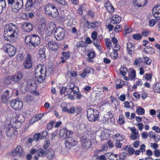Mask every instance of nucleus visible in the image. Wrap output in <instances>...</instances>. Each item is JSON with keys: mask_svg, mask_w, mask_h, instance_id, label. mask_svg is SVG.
I'll return each mask as SVG.
<instances>
[{"mask_svg": "<svg viewBox=\"0 0 160 160\" xmlns=\"http://www.w3.org/2000/svg\"><path fill=\"white\" fill-rule=\"evenodd\" d=\"M18 29L17 26L10 23L4 28L3 37L5 39L8 41L13 42L17 37Z\"/></svg>", "mask_w": 160, "mask_h": 160, "instance_id": "1", "label": "nucleus"}, {"mask_svg": "<svg viewBox=\"0 0 160 160\" xmlns=\"http://www.w3.org/2000/svg\"><path fill=\"white\" fill-rule=\"evenodd\" d=\"M50 72L47 71L46 67L42 65H39L35 69V77L36 80L39 83L42 82L45 78V76H49Z\"/></svg>", "mask_w": 160, "mask_h": 160, "instance_id": "2", "label": "nucleus"}, {"mask_svg": "<svg viewBox=\"0 0 160 160\" xmlns=\"http://www.w3.org/2000/svg\"><path fill=\"white\" fill-rule=\"evenodd\" d=\"M25 42L27 45H31L35 48L40 43V38L36 34L28 35L26 37Z\"/></svg>", "mask_w": 160, "mask_h": 160, "instance_id": "3", "label": "nucleus"}, {"mask_svg": "<svg viewBox=\"0 0 160 160\" xmlns=\"http://www.w3.org/2000/svg\"><path fill=\"white\" fill-rule=\"evenodd\" d=\"M46 14L49 16L56 18L59 15V13L56 6L53 4H49L45 8Z\"/></svg>", "mask_w": 160, "mask_h": 160, "instance_id": "4", "label": "nucleus"}, {"mask_svg": "<svg viewBox=\"0 0 160 160\" xmlns=\"http://www.w3.org/2000/svg\"><path fill=\"white\" fill-rule=\"evenodd\" d=\"M99 112L98 110L91 108H88L87 111L88 120L90 122H95L99 117Z\"/></svg>", "mask_w": 160, "mask_h": 160, "instance_id": "5", "label": "nucleus"}, {"mask_svg": "<svg viewBox=\"0 0 160 160\" xmlns=\"http://www.w3.org/2000/svg\"><path fill=\"white\" fill-rule=\"evenodd\" d=\"M2 48L10 57L13 56L16 53V49L12 45L10 44H6L2 47Z\"/></svg>", "mask_w": 160, "mask_h": 160, "instance_id": "6", "label": "nucleus"}, {"mask_svg": "<svg viewBox=\"0 0 160 160\" xmlns=\"http://www.w3.org/2000/svg\"><path fill=\"white\" fill-rule=\"evenodd\" d=\"M13 93V90L11 88L5 89L2 96V102L4 103L6 102L12 97Z\"/></svg>", "mask_w": 160, "mask_h": 160, "instance_id": "7", "label": "nucleus"}, {"mask_svg": "<svg viewBox=\"0 0 160 160\" xmlns=\"http://www.w3.org/2000/svg\"><path fill=\"white\" fill-rule=\"evenodd\" d=\"M64 35V30L60 27L57 28L54 32V36L57 40H60L63 39Z\"/></svg>", "mask_w": 160, "mask_h": 160, "instance_id": "8", "label": "nucleus"}, {"mask_svg": "<svg viewBox=\"0 0 160 160\" xmlns=\"http://www.w3.org/2000/svg\"><path fill=\"white\" fill-rule=\"evenodd\" d=\"M23 5V0H16L14 4L11 6L12 10L14 12H17L22 8Z\"/></svg>", "mask_w": 160, "mask_h": 160, "instance_id": "9", "label": "nucleus"}, {"mask_svg": "<svg viewBox=\"0 0 160 160\" xmlns=\"http://www.w3.org/2000/svg\"><path fill=\"white\" fill-rule=\"evenodd\" d=\"M15 118L16 120L14 125L16 128H19L21 127L22 123L24 121L25 118L22 114H17L16 115Z\"/></svg>", "mask_w": 160, "mask_h": 160, "instance_id": "10", "label": "nucleus"}, {"mask_svg": "<svg viewBox=\"0 0 160 160\" xmlns=\"http://www.w3.org/2000/svg\"><path fill=\"white\" fill-rule=\"evenodd\" d=\"M36 0H27L25 5V8L27 11L32 10L36 7Z\"/></svg>", "mask_w": 160, "mask_h": 160, "instance_id": "11", "label": "nucleus"}, {"mask_svg": "<svg viewBox=\"0 0 160 160\" xmlns=\"http://www.w3.org/2000/svg\"><path fill=\"white\" fill-rule=\"evenodd\" d=\"M77 144V142L73 138L69 137L66 141L65 146L67 148L70 149Z\"/></svg>", "mask_w": 160, "mask_h": 160, "instance_id": "12", "label": "nucleus"}, {"mask_svg": "<svg viewBox=\"0 0 160 160\" xmlns=\"http://www.w3.org/2000/svg\"><path fill=\"white\" fill-rule=\"evenodd\" d=\"M22 150V147L20 145H18L16 148L10 152V154L13 156H18L20 157H21Z\"/></svg>", "mask_w": 160, "mask_h": 160, "instance_id": "13", "label": "nucleus"}, {"mask_svg": "<svg viewBox=\"0 0 160 160\" xmlns=\"http://www.w3.org/2000/svg\"><path fill=\"white\" fill-rule=\"evenodd\" d=\"M81 142L82 146L85 149H89L91 145V142L88 138H82L81 139Z\"/></svg>", "mask_w": 160, "mask_h": 160, "instance_id": "14", "label": "nucleus"}, {"mask_svg": "<svg viewBox=\"0 0 160 160\" xmlns=\"http://www.w3.org/2000/svg\"><path fill=\"white\" fill-rule=\"evenodd\" d=\"M11 104L12 107L15 110H19L21 109L23 106L22 102L15 100L12 101Z\"/></svg>", "mask_w": 160, "mask_h": 160, "instance_id": "15", "label": "nucleus"}, {"mask_svg": "<svg viewBox=\"0 0 160 160\" xmlns=\"http://www.w3.org/2000/svg\"><path fill=\"white\" fill-rule=\"evenodd\" d=\"M72 132L68 131L66 128L62 129L59 132L60 136L63 138L66 139L69 138L70 135L72 133Z\"/></svg>", "mask_w": 160, "mask_h": 160, "instance_id": "16", "label": "nucleus"}, {"mask_svg": "<svg viewBox=\"0 0 160 160\" xmlns=\"http://www.w3.org/2000/svg\"><path fill=\"white\" fill-rule=\"evenodd\" d=\"M27 87L31 92L34 91L36 89V85L35 84V80L33 79L29 80L28 82Z\"/></svg>", "mask_w": 160, "mask_h": 160, "instance_id": "17", "label": "nucleus"}, {"mask_svg": "<svg viewBox=\"0 0 160 160\" xmlns=\"http://www.w3.org/2000/svg\"><path fill=\"white\" fill-rule=\"evenodd\" d=\"M67 88L68 90H70L69 93L73 92V93H76L78 91V88L72 83H68L67 86Z\"/></svg>", "mask_w": 160, "mask_h": 160, "instance_id": "18", "label": "nucleus"}, {"mask_svg": "<svg viewBox=\"0 0 160 160\" xmlns=\"http://www.w3.org/2000/svg\"><path fill=\"white\" fill-rule=\"evenodd\" d=\"M127 51L128 54L130 55H132L134 53L135 51V47L134 45L132 43L129 42L127 43Z\"/></svg>", "mask_w": 160, "mask_h": 160, "instance_id": "19", "label": "nucleus"}, {"mask_svg": "<svg viewBox=\"0 0 160 160\" xmlns=\"http://www.w3.org/2000/svg\"><path fill=\"white\" fill-rule=\"evenodd\" d=\"M6 135L8 137H12L15 133V130L11 125H9L8 127L5 128Z\"/></svg>", "mask_w": 160, "mask_h": 160, "instance_id": "20", "label": "nucleus"}, {"mask_svg": "<svg viewBox=\"0 0 160 160\" xmlns=\"http://www.w3.org/2000/svg\"><path fill=\"white\" fill-rule=\"evenodd\" d=\"M111 131L106 129L102 132L100 136L101 138L103 140H106L108 139L111 135Z\"/></svg>", "mask_w": 160, "mask_h": 160, "instance_id": "21", "label": "nucleus"}, {"mask_svg": "<svg viewBox=\"0 0 160 160\" xmlns=\"http://www.w3.org/2000/svg\"><path fill=\"white\" fill-rule=\"evenodd\" d=\"M94 73V70L90 67H87L83 70V72L81 74V76L83 78L86 76L88 74H92Z\"/></svg>", "mask_w": 160, "mask_h": 160, "instance_id": "22", "label": "nucleus"}, {"mask_svg": "<svg viewBox=\"0 0 160 160\" xmlns=\"http://www.w3.org/2000/svg\"><path fill=\"white\" fill-rule=\"evenodd\" d=\"M152 13L155 18L160 19V6L154 7L152 9Z\"/></svg>", "mask_w": 160, "mask_h": 160, "instance_id": "23", "label": "nucleus"}, {"mask_svg": "<svg viewBox=\"0 0 160 160\" xmlns=\"http://www.w3.org/2000/svg\"><path fill=\"white\" fill-rule=\"evenodd\" d=\"M45 51V48H40L39 50V59L42 62L45 60L46 58Z\"/></svg>", "mask_w": 160, "mask_h": 160, "instance_id": "24", "label": "nucleus"}, {"mask_svg": "<svg viewBox=\"0 0 160 160\" xmlns=\"http://www.w3.org/2000/svg\"><path fill=\"white\" fill-rule=\"evenodd\" d=\"M31 56L28 55L26 58V61L24 63V67L26 68H30L32 66V63L31 61Z\"/></svg>", "mask_w": 160, "mask_h": 160, "instance_id": "25", "label": "nucleus"}, {"mask_svg": "<svg viewBox=\"0 0 160 160\" xmlns=\"http://www.w3.org/2000/svg\"><path fill=\"white\" fill-rule=\"evenodd\" d=\"M23 75L21 72H18L15 75L11 76L13 81L17 82L20 81L23 78Z\"/></svg>", "mask_w": 160, "mask_h": 160, "instance_id": "26", "label": "nucleus"}, {"mask_svg": "<svg viewBox=\"0 0 160 160\" xmlns=\"http://www.w3.org/2000/svg\"><path fill=\"white\" fill-rule=\"evenodd\" d=\"M23 28L25 32H29L32 29V25L29 22H26L23 23Z\"/></svg>", "mask_w": 160, "mask_h": 160, "instance_id": "27", "label": "nucleus"}, {"mask_svg": "<svg viewBox=\"0 0 160 160\" xmlns=\"http://www.w3.org/2000/svg\"><path fill=\"white\" fill-rule=\"evenodd\" d=\"M106 157L107 160H117L118 155L110 152L106 153Z\"/></svg>", "mask_w": 160, "mask_h": 160, "instance_id": "28", "label": "nucleus"}, {"mask_svg": "<svg viewBox=\"0 0 160 160\" xmlns=\"http://www.w3.org/2000/svg\"><path fill=\"white\" fill-rule=\"evenodd\" d=\"M121 20L120 17L117 15H113L111 18V22L113 24H117L119 23Z\"/></svg>", "mask_w": 160, "mask_h": 160, "instance_id": "29", "label": "nucleus"}, {"mask_svg": "<svg viewBox=\"0 0 160 160\" xmlns=\"http://www.w3.org/2000/svg\"><path fill=\"white\" fill-rule=\"evenodd\" d=\"M48 47L52 51H55L57 49V44L53 41H50L48 43Z\"/></svg>", "mask_w": 160, "mask_h": 160, "instance_id": "30", "label": "nucleus"}, {"mask_svg": "<svg viewBox=\"0 0 160 160\" xmlns=\"http://www.w3.org/2000/svg\"><path fill=\"white\" fill-rule=\"evenodd\" d=\"M149 137L153 139L154 141L155 142H158L160 140V137L158 135L154 134L152 132H150L148 134Z\"/></svg>", "mask_w": 160, "mask_h": 160, "instance_id": "31", "label": "nucleus"}, {"mask_svg": "<svg viewBox=\"0 0 160 160\" xmlns=\"http://www.w3.org/2000/svg\"><path fill=\"white\" fill-rule=\"evenodd\" d=\"M46 150L42 149V148H39L37 151V153L39 157H44L47 154Z\"/></svg>", "mask_w": 160, "mask_h": 160, "instance_id": "32", "label": "nucleus"}, {"mask_svg": "<svg viewBox=\"0 0 160 160\" xmlns=\"http://www.w3.org/2000/svg\"><path fill=\"white\" fill-rule=\"evenodd\" d=\"M43 113L42 114H39L36 115L34 117H33L31 120V122H32V123H34L36 122H37L40 119L42 118Z\"/></svg>", "mask_w": 160, "mask_h": 160, "instance_id": "33", "label": "nucleus"}, {"mask_svg": "<svg viewBox=\"0 0 160 160\" xmlns=\"http://www.w3.org/2000/svg\"><path fill=\"white\" fill-rule=\"evenodd\" d=\"M128 76L130 80H134L136 77L135 71L134 70H132L128 72Z\"/></svg>", "mask_w": 160, "mask_h": 160, "instance_id": "34", "label": "nucleus"}, {"mask_svg": "<svg viewBox=\"0 0 160 160\" xmlns=\"http://www.w3.org/2000/svg\"><path fill=\"white\" fill-rule=\"evenodd\" d=\"M76 110V112L78 113V111H79V112H80L82 111L81 109L80 108H77L76 109L73 106H72L69 109V112L68 113L70 114L72 113H74Z\"/></svg>", "mask_w": 160, "mask_h": 160, "instance_id": "35", "label": "nucleus"}, {"mask_svg": "<svg viewBox=\"0 0 160 160\" xmlns=\"http://www.w3.org/2000/svg\"><path fill=\"white\" fill-rule=\"evenodd\" d=\"M12 81H13V80L12 79V77H8L5 78L4 83L5 85H7L9 84H11Z\"/></svg>", "mask_w": 160, "mask_h": 160, "instance_id": "36", "label": "nucleus"}, {"mask_svg": "<svg viewBox=\"0 0 160 160\" xmlns=\"http://www.w3.org/2000/svg\"><path fill=\"white\" fill-rule=\"evenodd\" d=\"M46 27V25L45 23H42L38 26L37 28V31L39 32H42L45 29Z\"/></svg>", "mask_w": 160, "mask_h": 160, "instance_id": "37", "label": "nucleus"}, {"mask_svg": "<svg viewBox=\"0 0 160 160\" xmlns=\"http://www.w3.org/2000/svg\"><path fill=\"white\" fill-rule=\"evenodd\" d=\"M6 3L4 0H0V14L2 12L3 9L6 8Z\"/></svg>", "mask_w": 160, "mask_h": 160, "instance_id": "38", "label": "nucleus"}, {"mask_svg": "<svg viewBox=\"0 0 160 160\" xmlns=\"http://www.w3.org/2000/svg\"><path fill=\"white\" fill-rule=\"evenodd\" d=\"M56 28V25L53 22H51L49 23L48 26V30L51 33H52Z\"/></svg>", "mask_w": 160, "mask_h": 160, "instance_id": "39", "label": "nucleus"}, {"mask_svg": "<svg viewBox=\"0 0 160 160\" xmlns=\"http://www.w3.org/2000/svg\"><path fill=\"white\" fill-rule=\"evenodd\" d=\"M136 2L138 7H142L145 5L148 2V0H137Z\"/></svg>", "mask_w": 160, "mask_h": 160, "instance_id": "40", "label": "nucleus"}, {"mask_svg": "<svg viewBox=\"0 0 160 160\" xmlns=\"http://www.w3.org/2000/svg\"><path fill=\"white\" fill-rule=\"evenodd\" d=\"M153 90L156 92L160 93V82L157 83L154 85Z\"/></svg>", "mask_w": 160, "mask_h": 160, "instance_id": "41", "label": "nucleus"}, {"mask_svg": "<svg viewBox=\"0 0 160 160\" xmlns=\"http://www.w3.org/2000/svg\"><path fill=\"white\" fill-rule=\"evenodd\" d=\"M120 71L121 74L123 76H124L127 72V69L125 66H122L121 67Z\"/></svg>", "mask_w": 160, "mask_h": 160, "instance_id": "42", "label": "nucleus"}, {"mask_svg": "<svg viewBox=\"0 0 160 160\" xmlns=\"http://www.w3.org/2000/svg\"><path fill=\"white\" fill-rule=\"evenodd\" d=\"M47 158L49 159H51L53 158L54 156V152L52 151L51 152H48L46 154Z\"/></svg>", "mask_w": 160, "mask_h": 160, "instance_id": "43", "label": "nucleus"}, {"mask_svg": "<svg viewBox=\"0 0 160 160\" xmlns=\"http://www.w3.org/2000/svg\"><path fill=\"white\" fill-rule=\"evenodd\" d=\"M86 25H90V24H93L94 25V27H97L100 25V23L99 22H90L88 21H87L86 22Z\"/></svg>", "mask_w": 160, "mask_h": 160, "instance_id": "44", "label": "nucleus"}, {"mask_svg": "<svg viewBox=\"0 0 160 160\" xmlns=\"http://www.w3.org/2000/svg\"><path fill=\"white\" fill-rule=\"evenodd\" d=\"M111 57L112 59H116L118 56V52L116 51H113L111 54Z\"/></svg>", "mask_w": 160, "mask_h": 160, "instance_id": "45", "label": "nucleus"}, {"mask_svg": "<svg viewBox=\"0 0 160 160\" xmlns=\"http://www.w3.org/2000/svg\"><path fill=\"white\" fill-rule=\"evenodd\" d=\"M105 43L107 48L109 49H110L111 48V47L112 46V44L111 42H110V40L108 38H106Z\"/></svg>", "mask_w": 160, "mask_h": 160, "instance_id": "46", "label": "nucleus"}, {"mask_svg": "<svg viewBox=\"0 0 160 160\" xmlns=\"http://www.w3.org/2000/svg\"><path fill=\"white\" fill-rule=\"evenodd\" d=\"M118 122L120 125H122L124 123V118L122 115H120L118 119Z\"/></svg>", "mask_w": 160, "mask_h": 160, "instance_id": "47", "label": "nucleus"}, {"mask_svg": "<svg viewBox=\"0 0 160 160\" xmlns=\"http://www.w3.org/2000/svg\"><path fill=\"white\" fill-rule=\"evenodd\" d=\"M67 88H66L65 87H62L60 89V93L61 94H65V91L67 92L66 93V94H69V93L68 92L67 90Z\"/></svg>", "mask_w": 160, "mask_h": 160, "instance_id": "48", "label": "nucleus"}, {"mask_svg": "<svg viewBox=\"0 0 160 160\" xmlns=\"http://www.w3.org/2000/svg\"><path fill=\"white\" fill-rule=\"evenodd\" d=\"M142 58H139L136 60L135 61L134 64L137 66H139L140 64L142 62Z\"/></svg>", "mask_w": 160, "mask_h": 160, "instance_id": "49", "label": "nucleus"}, {"mask_svg": "<svg viewBox=\"0 0 160 160\" xmlns=\"http://www.w3.org/2000/svg\"><path fill=\"white\" fill-rule=\"evenodd\" d=\"M156 19H151L149 21V24L151 27L154 26L157 22Z\"/></svg>", "mask_w": 160, "mask_h": 160, "instance_id": "50", "label": "nucleus"}, {"mask_svg": "<svg viewBox=\"0 0 160 160\" xmlns=\"http://www.w3.org/2000/svg\"><path fill=\"white\" fill-rule=\"evenodd\" d=\"M137 112L139 115L143 114L145 112L144 109L140 107L137 109Z\"/></svg>", "mask_w": 160, "mask_h": 160, "instance_id": "51", "label": "nucleus"}, {"mask_svg": "<svg viewBox=\"0 0 160 160\" xmlns=\"http://www.w3.org/2000/svg\"><path fill=\"white\" fill-rule=\"evenodd\" d=\"M86 45V43L85 42L80 41L78 42L77 43V48L83 47H85Z\"/></svg>", "mask_w": 160, "mask_h": 160, "instance_id": "52", "label": "nucleus"}, {"mask_svg": "<svg viewBox=\"0 0 160 160\" xmlns=\"http://www.w3.org/2000/svg\"><path fill=\"white\" fill-rule=\"evenodd\" d=\"M151 60L150 58L147 57L144 58V63L146 64L150 65L151 63Z\"/></svg>", "mask_w": 160, "mask_h": 160, "instance_id": "53", "label": "nucleus"}, {"mask_svg": "<svg viewBox=\"0 0 160 160\" xmlns=\"http://www.w3.org/2000/svg\"><path fill=\"white\" fill-rule=\"evenodd\" d=\"M40 134L39 133L35 134L33 136V139L36 141H38L40 138Z\"/></svg>", "mask_w": 160, "mask_h": 160, "instance_id": "54", "label": "nucleus"}, {"mask_svg": "<svg viewBox=\"0 0 160 160\" xmlns=\"http://www.w3.org/2000/svg\"><path fill=\"white\" fill-rule=\"evenodd\" d=\"M45 143L43 146L44 148L45 149H47L50 145V142L48 139H45Z\"/></svg>", "mask_w": 160, "mask_h": 160, "instance_id": "55", "label": "nucleus"}, {"mask_svg": "<svg viewBox=\"0 0 160 160\" xmlns=\"http://www.w3.org/2000/svg\"><path fill=\"white\" fill-rule=\"evenodd\" d=\"M132 37L134 39L139 40L142 38V36L140 34H134L133 35Z\"/></svg>", "mask_w": 160, "mask_h": 160, "instance_id": "56", "label": "nucleus"}, {"mask_svg": "<svg viewBox=\"0 0 160 160\" xmlns=\"http://www.w3.org/2000/svg\"><path fill=\"white\" fill-rule=\"evenodd\" d=\"M106 9L108 12L110 13L113 12L114 10V8L112 5H111L109 7H108Z\"/></svg>", "mask_w": 160, "mask_h": 160, "instance_id": "57", "label": "nucleus"}, {"mask_svg": "<svg viewBox=\"0 0 160 160\" xmlns=\"http://www.w3.org/2000/svg\"><path fill=\"white\" fill-rule=\"evenodd\" d=\"M114 46L113 48V50L114 51H117L119 50L120 48V46L119 45L117 44H114Z\"/></svg>", "mask_w": 160, "mask_h": 160, "instance_id": "58", "label": "nucleus"}, {"mask_svg": "<svg viewBox=\"0 0 160 160\" xmlns=\"http://www.w3.org/2000/svg\"><path fill=\"white\" fill-rule=\"evenodd\" d=\"M103 2L104 3V7L106 8L112 5L111 3L108 0H103Z\"/></svg>", "mask_w": 160, "mask_h": 160, "instance_id": "59", "label": "nucleus"}, {"mask_svg": "<svg viewBox=\"0 0 160 160\" xmlns=\"http://www.w3.org/2000/svg\"><path fill=\"white\" fill-rule=\"evenodd\" d=\"M25 99L27 102H31L32 101V97L31 96H27L25 97Z\"/></svg>", "mask_w": 160, "mask_h": 160, "instance_id": "60", "label": "nucleus"}, {"mask_svg": "<svg viewBox=\"0 0 160 160\" xmlns=\"http://www.w3.org/2000/svg\"><path fill=\"white\" fill-rule=\"evenodd\" d=\"M62 54L64 57L66 59L68 58L70 56V53L69 52H62Z\"/></svg>", "mask_w": 160, "mask_h": 160, "instance_id": "61", "label": "nucleus"}, {"mask_svg": "<svg viewBox=\"0 0 160 160\" xmlns=\"http://www.w3.org/2000/svg\"><path fill=\"white\" fill-rule=\"evenodd\" d=\"M152 129L153 130L155 131L156 132L158 133H160V128L158 127L154 126L152 128Z\"/></svg>", "mask_w": 160, "mask_h": 160, "instance_id": "62", "label": "nucleus"}, {"mask_svg": "<svg viewBox=\"0 0 160 160\" xmlns=\"http://www.w3.org/2000/svg\"><path fill=\"white\" fill-rule=\"evenodd\" d=\"M154 155L156 157H159L160 156V152L159 150L156 149L154 151Z\"/></svg>", "mask_w": 160, "mask_h": 160, "instance_id": "63", "label": "nucleus"}, {"mask_svg": "<svg viewBox=\"0 0 160 160\" xmlns=\"http://www.w3.org/2000/svg\"><path fill=\"white\" fill-rule=\"evenodd\" d=\"M114 31L116 32H119V31H121V26L119 25H117L115 28Z\"/></svg>", "mask_w": 160, "mask_h": 160, "instance_id": "64", "label": "nucleus"}]
</instances>
